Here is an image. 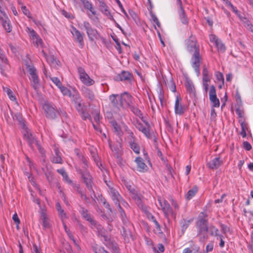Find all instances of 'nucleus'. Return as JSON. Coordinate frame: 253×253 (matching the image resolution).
I'll return each mask as SVG.
<instances>
[{"mask_svg": "<svg viewBox=\"0 0 253 253\" xmlns=\"http://www.w3.org/2000/svg\"><path fill=\"white\" fill-rule=\"evenodd\" d=\"M210 40L211 42H213L215 44L218 42L219 39L215 35L211 34L210 35Z\"/></svg>", "mask_w": 253, "mask_h": 253, "instance_id": "obj_52", "label": "nucleus"}, {"mask_svg": "<svg viewBox=\"0 0 253 253\" xmlns=\"http://www.w3.org/2000/svg\"><path fill=\"white\" fill-rule=\"evenodd\" d=\"M59 89H60V91L62 93V94L64 96H67L69 97L73 98V95L74 94H75L74 90L75 89H73V92L72 93L71 91L68 88H67L65 86H64L62 85L60 86Z\"/></svg>", "mask_w": 253, "mask_h": 253, "instance_id": "obj_28", "label": "nucleus"}, {"mask_svg": "<svg viewBox=\"0 0 253 253\" xmlns=\"http://www.w3.org/2000/svg\"><path fill=\"white\" fill-rule=\"evenodd\" d=\"M52 82L58 87L62 85L60 80L57 77H50Z\"/></svg>", "mask_w": 253, "mask_h": 253, "instance_id": "obj_46", "label": "nucleus"}, {"mask_svg": "<svg viewBox=\"0 0 253 253\" xmlns=\"http://www.w3.org/2000/svg\"><path fill=\"white\" fill-rule=\"evenodd\" d=\"M130 146L131 148L136 154L139 153V147L137 143L134 142H130Z\"/></svg>", "mask_w": 253, "mask_h": 253, "instance_id": "obj_44", "label": "nucleus"}, {"mask_svg": "<svg viewBox=\"0 0 253 253\" xmlns=\"http://www.w3.org/2000/svg\"><path fill=\"white\" fill-rule=\"evenodd\" d=\"M130 187L128 188V190H130L131 193V197L133 199L136 203V204L138 205L140 209L142 208V202L140 196V194H138L137 191L134 189H131Z\"/></svg>", "mask_w": 253, "mask_h": 253, "instance_id": "obj_22", "label": "nucleus"}, {"mask_svg": "<svg viewBox=\"0 0 253 253\" xmlns=\"http://www.w3.org/2000/svg\"><path fill=\"white\" fill-rule=\"evenodd\" d=\"M110 147L112 151L114 152V154L117 155V157H118L119 153L120 151V148L118 147H112L110 144Z\"/></svg>", "mask_w": 253, "mask_h": 253, "instance_id": "obj_56", "label": "nucleus"}, {"mask_svg": "<svg viewBox=\"0 0 253 253\" xmlns=\"http://www.w3.org/2000/svg\"><path fill=\"white\" fill-rule=\"evenodd\" d=\"M112 124L115 131L117 133V134L120 135L121 131V128L120 126L114 121L112 122Z\"/></svg>", "mask_w": 253, "mask_h": 253, "instance_id": "obj_47", "label": "nucleus"}, {"mask_svg": "<svg viewBox=\"0 0 253 253\" xmlns=\"http://www.w3.org/2000/svg\"><path fill=\"white\" fill-rule=\"evenodd\" d=\"M223 163L219 157H216L207 163V166L211 169H217Z\"/></svg>", "mask_w": 253, "mask_h": 253, "instance_id": "obj_18", "label": "nucleus"}, {"mask_svg": "<svg viewBox=\"0 0 253 253\" xmlns=\"http://www.w3.org/2000/svg\"><path fill=\"white\" fill-rule=\"evenodd\" d=\"M42 108L47 117L53 119L56 117L57 114V111L55 110L54 106L48 101H44L42 104Z\"/></svg>", "mask_w": 253, "mask_h": 253, "instance_id": "obj_12", "label": "nucleus"}, {"mask_svg": "<svg viewBox=\"0 0 253 253\" xmlns=\"http://www.w3.org/2000/svg\"><path fill=\"white\" fill-rule=\"evenodd\" d=\"M33 44L38 47L39 46H43V42L42 39L40 37L39 35L37 36L35 38H33L31 40Z\"/></svg>", "mask_w": 253, "mask_h": 253, "instance_id": "obj_36", "label": "nucleus"}, {"mask_svg": "<svg viewBox=\"0 0 253 253\" xmlns=\"http://www.w3.org/2000/svg\"><path fill=\"white\" fill-rule=\"evenodd\" d=\"M132 75L128 72L123 71L117 77V80L121 81H130Z\"/></svg>", "mask_w": 253, "mask_h": 253, "instance_id": "obj_25", "label": "nucleus"}, {"mask_svg": "<svg viewBox=\"0 0 253 253\" xmlns=\"http://www.w3.org/2000/svg\"><path fill=\"white\" fill-rule=\"evenodd\" d=\"M62 176L63 177V179L68 183H71V181L69 179L67 174L66 173H65V174L62 175Z\"/></svg>", "mask_w": 253, "mask_h": 253, "instance_id": "obj_64", "label": "nucleus"}, {"mask_svg": "<svg viewBox=\"0 0 253 253\" xmlns=\"http://www.w3.org/2000/svg\"><path fill=\"white\" fill-rule=\"evenodd\" d=\"M152 165L147 153L143 151V172L149 170V168H152Z\"/></svg>", "mask_w": 253, "mask_h": 253, "instance_id": "obj_24", "label": "nucleus"}, {"mask_svg": "<svg viewBox=\"0 0 253 253\" xmlns=\"http://www.w3.org/2000/svg\"><path fill=\"white\" fill-rule=\"evenodd\" d=\"M207 214L206 212H201L196 222L197 236L199 237V241L204 242L207 240L208 236L207 232L209 229L208 225Z\"/></svg>", "mask_w": 253, "mask_h": 253, "instance_id": "obj_2", "label": "nucleus"}, {"mask_svg": "<svg viewBox=\"0 0 253 253\" xmlns=\"http://www.w3.org/2000/svg\"><path fill=\"white\" fill-rule=\"evenodd\" d=\"M145 241L146 245L148 246V247L153 248V241L151 239L145 237ZM154 249H155V248H154Z\"/></svg>", "mask_w": 253, "mask_h": 253, "instance_id": "obj_54", "label": "nucleus"}, {"mask_svg": "<svg viewBox=\"0 0 253 253\" xmlns=\"http://www.w3.org/2000/svg\"><path fill=\"white\" fill-rule=\"evenodd\" d=\"M82 25L86 30L89 41L92 42L99 38L100 35L98 31L95 29L93 28L88 22L84 21Z\"/></svg>", "mask_w": 253, "mask_h": 253, "instance_id": "obj_11", "label": "nucleus"}, {"mask_svg": "<svg viewBox=\"0 0 253 253\" xmlns=\"http://www.w3.org/2000/svg\"><path fill=\"white\" fill-rule=\"evenodd\" d=\"M216 116V113L214 108L211 110V119H214Z\"/></svg>", "mask_w": 253, "mask_h": 253, "instance_id": "obj_62", "label": "nucleus"}, {"mask_svg": "<svg viewBox=\"0 0 253 253\" xmlns=\"http://www.w3.org/2000/svg\"><path fill=\"white\" fill-rule=\"evenodd\" d=\"M41 219L42 221V224L44 228H48L49 227V223L46 214L42 212L41 215Z\"/></svg>", "mask_w": 253, "mask_h": 253, "instance_id": "obj_35", "label": "nucleus"}, {"mask_svg": "<svg viewBox=\"0 0 253 253\" xmlns=\"http://www.w3.org/2000/svg\"><path fill=\"white\" fill-rule=\"evenodd\" d=\"M133 113L139 117V119L142 120V117L141 116V111L136 107H133L132 109Z\"/></svg>", "mask_w": 253, "mask_h": 253, "instance_id": "obj_50", "label": "nucleus"}, {"mask_svg": "<svg viewBox=\"0 0 253 253\" xmlns=\"http://www.w3.org/2000/svg\"><path fill=\"white\" fill-rule=\"evenodd\" d=\"M210 100L212 104V107H218L220 105L219 100L217 98L216 94V89L214 85H211L210 87L209 91Z\"/></svg>", "mask_w": 253, "mask_h": 253, "instance_id": "obj_14", "label": "nucleus"}, {"mask_svg": "<svg viewBox=\"0 0 253 253\" xmlns=\"http://www.w3.org/2000/svg\"><path fill=\"white\" fill-rule=\"evenodd\" d=\"M1 4L2 2L0 0V22L7 32H10L12 30V27L10 24V20L6 14L4 9L2 7Z\"/></svg>", "mask_w": 253, "mask_h": 253, "instance_id": "obj_10", "label": "nucleus"}, {"mask_svg": "<svg viewBox=\"0 0 253 253\" xmlns=\"http://www.w3.org/2000/svg\"><path fill=\"white\" fill-rule=\"evenodd\" d=\"M3 90L7 93L9 98L11 101H15L16 100L15 95L13 94V92L10 89L7 87H4L3 88Z\"/></svg>", "mask_w": 253, "mask_h": 253, "instance_id": "obj_38", "label": "nucleus"}, {"mask_svg": "<svg viewBox=\"0 0 253 253\" xmlns=\"http://www.w3.org/2000/svg\"><path fill=\"white\" fill-rule=\"evenodd\" d=\"M71 32L74 40L79 43L81 48H83L84 46V34L75 27L72 28Z\"/></svg>", "mask_w": 253, "mask_h": 253, "instance_id": "obj_15", "label": "nucleus"}, {"mask_svg": "<svg viewBox=\"0 0 253 253\" xmlns=\"http://www.w3.org/2000/svg\"><path fill=\"white\" fill-rule=\"evenodd\" d=\"M80 172L81 173L82 176L87 188L89 189H91L92 178L89 173L86 170L82 171L81 170H80Z\"/></svg>", "mask_w": 253, "mask_h": 253, "instance_id": "obj_21", "label": "nucleus"}, {"mask_svg": "<svg viewBox=\"0 0 253 253\" xmlns=\"http://www.w3.org/2000/svg\"><path fill=\"white\" fill-rule=\"evenodd\" d=\"M75 94L73 95V100L75 102V107L79 112H83L84 106L81 103V100L80 95L77 93L76 90H74Z\"/></svg>", "mask_w": 253, "mask_h": 253, "instance_id": "obj_20", "label": "nucleus"}, {"mask_svg": "<svg viewBox=\"0 0 253 253\" xmlns=\"http://www.w3.org/2000/svg\"><path fill=\"white\" fill-rule=\"evenodd\" d=\"M152 18L154 22L158 26H160V23L158 19L155 15H152Z\"/></svg>", "mask_w": 253, "mask_h": 253, "instance_id": "obj_63", "label": "nucleus"}, {"mask_svg": "<svg viewBox=\"0 0 253 253\" xmlns=\"http://www.w3.org/2000/svg\"><path fill=\"white\" fill-rule=\"evenodd\" d=\"M83 216L84 218H85L87 220L90 222L91 224L94 226L93 228H96L97 230H99L101 232H102L101 228L102 227L100 225H97L96 224L95 221L92 219L91 216L87 214V213L83 211Z\"/></svg>", "mask_w": 253, "mask_h": 253, "instance_id": "obj_26", "label": "nucleus"}, {"mask_svg": "<svg viewBox=\"0 0 253 253\" xmlns=\"http://www.w3.org/2000/svg\"><path fill=\"white\" fill-rule=\"evenodd\" d=\"M225 4L227 5H228V6H229L230 7H231V8L232 9V11L235 13H236L237 15H239V11L237 10V9L236 8V7L234 6V5L232 4V3L229 0H226Z\"/></svg>", "mask_w": 253, "mask_h": 253, "instance_id": "obj_45", "label": "nucleus"}, {"mask_svg": "<svg viewBox=\"0 0 253 253\" xmlns=\"http://www.w3.org/2000/svg\"><path fill=\"white\" fill-rule=\"evenodd\" d=\"M184 42L187 51L192 54V66L199 76L200 74L199 67L202 57L200 53V46L196 36L191 34Z\"/></svg>", "mask_w": 253, "mask_h": 253, "instance_id": "obj_1", "label": "nucleus"}, {"mask_svg": "<svg viewBox=\"0 0 253 253\" xmlns=\"http://www.w3.org/2000/svg\"><path fill=\"white\" fill-rule=\"evenodd\" d=\"M176 4L178 8V14L180 21L184 25H188L189 20L182 6L181 0H176Z\"/></svg>", "mask_w": 253, "mask_h": 253, "instance_id": "obj_13", "label": "nucleus"}, {"mask_svg": "<svg viewBox=\"0 0 253 253\" xmlns=\"http://www.w3.org/2000/svg\"><path fill=\"white\" fill-rule=\"evenodd\" d=\"M220 226L221 229V231L223 234H226L229 231V228L226 225L221 223Z\"/></svg>", "mask_w": 253, "mask_h": 253, "instance_id": "obj_55", "label": "nucleus"}, {"mask_svg": "<svg viewBox=\"0 0 253 253\" xmlns=\"http://www.w3.org/2000/svg\"><path fill=\"white\" fill-rule=\"evenodd\" d=\"M226 196V194H223L220 198L219 199H216L214 201V203L215 204H217V203H221L222 202L223 200V199Z\"/></svg>", "mask_w": 253, "mask_h": 253, "instance_id": "obj_60", "label": "nucleus"}, {"mask_svg": "<svg viewBox=\"0 0 253 253\" xmlns=\"http://www.w3.org/2000/svg\"><path fill=\"white\" fill-rule=\"evenodd\" d=\"M13 118L14 120H17L20 123H23V119H22V115L19 113H17L15 114L13 116Z\"/></svg>", "mask_w": 253, "mask_h": 253, "instance_id": "obj_51", "label": "nucleus"}, {"mask_svg": "<svg viewBox=\"0 0 253 253\" xmlns=\"http://www.w3.org/2000/svg\"><path fill=\"white\" fill-rule=\"evenodd\" d=\"M98 1L99 3V10L100 11L110 20L113 19V16L111 14L109 8L105 2L102 0H98Z\"/></svg>", "mask_w": 253, "mask_h": 253, "instance_id": "obj_17", "label": "nucleus"}, {"mask_svg": "<svg viewBox=\"0 0 253 253\" xmlns=\"http://www.w3.org/2000/svg\"><path fill=\"white\" fill-rule=\"evenodd\" d=\"M110 100L112 103L118 107L119 106L123 107H127L132 102V97L127 92H125L121 95L113 94L110 96Z\"/></svg>", "mask_w": 253, "mask_h": 253, "instance_id": "obj_3", "label": "nucleus"}, {"mask_svg": "<svg viewBox=\"0 0 253 253\" xmlns=\"http://www.w3.org/2000/svg\"><path fill=\"white\" fill-rule=\"evenodd\" d=\"M43 54L44 53L43 52ZM47 62L50 64L51 67H56L57 66L59 65V61L57 60L54 56L48 55L45 56Z\"/></svg>", "mask_w": 253, "mask_h": 253, "instance_id": "obj_27", "label": "nucleus"}, {"mask_svg": "<svg viewBox=\"0 0 253 253\" xmlns=\"http://www.w3.org/2000/svg\"><path fill=\"white\" fill-rule=\"evenodd\" d=\"M23 133L24 138L28 141L29 145L33 148L36 147L39 150L40 153L42 154L43 150L35 137L33 135L31 130L27 128H25Z\"/></svg>", "mask_w": 253, "mask_h": 253, "instance_id": "obj_7", "label": "nucleus"}, {"mask_svg": "<svg viewBox=\"0 0 253 253\" xmlns=\"http://www.w3.org/2000/svg\"><path fill=\"white\" fill-rule=\"evenodd\" d=\"M83 3L84 7L85 9L88 10L91 14L89 13L87 14L88 17L90 19H92V16L96 14V11L93 7L92 4L90 1L87 0H80Z\"/></svg>", "mask_w": 253, "mask_h": 253, "instance_id": "obj_16", "label": "nucleus"}, {"mask_svg": "<svg viewBox=\"0 0 253 253\" xmlns=\"http://www.w3.org/2000/svg\"><path fill=\"white\" fill-rule=\"evenodd\" d=\"M105 182L108 187V192L109 195H110L112 200L114 201L115 204L118 207L121 216L122 218H123L124 215H125V212L121 207L120 204H122L123 205H125V204H126V203L122 199L118 191L112 187L111 183H107L106 181H105Z\"/></svg>", "mask_w": 253, "mask_h": 253, "instance_id": "obj_4", "label": "nucleus"}, {"mask_svg": "<svg viewBox=\"0 0 253 253\" xmlns=\"http://www.w3.org/2000/svg\"><path fill=\"white\" fill-rule=\"evenodd\" d=\"M198 188L197 186H194L191 189H190L185 195V198L187 200L191 199L197 193Z\"/></svg>", "mask_w": 253, "mask_h": 253, "instance_id": "obj_29", "label": "nucleus"}, {"mask_svg": "<svg viewBox=\"0 0 253 253\" xmlns=\"http://www.w3.org/2000/svg\"><path fill=\"white\" fill-rule=\"evenodd\" d=\"M23 13L26 15L28 17L30 18L31 14L29 10L27 8L26 6L22 5L21 7Z\"/></svg>", "mask_w": 253, "mask_h": 253, "instance_id": "obj_53", "label": "nucleus"}, {"mask_svg": "<svg viewBox=\"0 0 253 253\" xmlns=\"http://www.w3.org/2000/svg\"><path fill=\"white\" fill-rule=\"evenodd\" d=\"M216 79L219 82H221L222 84H224V77L223 74L219 72H217L215 74Z\"/></svg>", "mask_w": 253, "mask_h": 253, "instance_id": "obj_48", "label": "nucleus"}, {"mask_svg": "<svg viewBox=\"0 0 253 253\" xmlns=\"http://www.w3.org/2000/svg\"><path fill=\"white\" fill-rule=\"evenodd\" d=\"M26 71L29 75V79L32 85L35 89H37L40 86V80L36 68L32 65H26Z\"/></svg>", "mask_w": 253, "mask_h": 253, "instance_id": "obj_6", "label": "nucleus"}, {"mask_svg": "<svg viewBox=\"0 0 253 253\" xmlns=\"http://www.w3.org/2000/svg\"><path fill=\"white\" fill-rule=\"evenodd\" d=\"M143 213L145 214L146 217L148 220L154 223L157 228H160V225L159 223L156 219L155 216L150 211H149L148 210L143 208Z\"/></svg>", "mask_w": 253, "mask_h": 253, "instance_id": "obj_23", "label": "nucleus"}, {"mask_svg": "<svg viewBox=\"0 0 253 253\" xmlns=\"http://www.w3.org/2000/svg\"><path fill=\"white\" fill-rule=\"evenodd\" d=\"M180 99L177 96L174 105V112L175 114L181 115L186 111V108L180 103Z\"/></svg>", "mask_w": 253, "mask_h": 253, "instance_id": "obj_19", "label": "nucleus"}, {"mask_svg": "<svg viewBox=\"0 0 253 253\" xmlns=\"http://www.w3.org/2000/svg\"><path fill=\"white\" fill-rule=\"evenodd\" d=\"M158 97L161 102V105L163 106V101L164 100V91L162 87L159 88V91L158 92Z\"/></svg>", "mask_w": 253, "mask_h": 253, "instance_id": "obj_43", "label": "nucleus"}, {"mask_svg": "<svg viewBox=\"0 0 253 253\" xmlns=\"http://www.w3.org/2000/svg\"><path fill=\"white\" fill-rule=\"evenodd\" d=\"M143 134L149 140V143L154 145H157L156 132L154 130L153 126L148 122L143 120Z\"/></svg>", "mask_w": 253, "mask_h": 253, "instance_id": "obj_5", "label": "nucleus"}, {"mask_svg": "<svg viewBox=\"0 0 253 253\" xmlns=\"http://www.w3.org/2000/svg\"><path fill=\"white\" fill-rule=\"evenodd\" d=\"M243 147L247 151H250L252 149V146L248 141H244L243 142Z\"/></svg>", "mask_w": 253, "mask_h": 253, "instance_id": "obj_58", "label": "nucleus"}, {"mask_svg": "<svg viewBox=\"0 0 253 253\" xmlns=\"http://www.w3.org/2000/svg\"><path fill=\"white\" fill-rule=\"evenodd\" d=\"M136 164V169L138 171L141 172L142 171V159L141 157H137L135 160Z\"/></svg>", "mask_w": 253, "mask_h": 253, "instance_id": "obj_41", "label": "nucleus"}, {"mask_svg": "<svg viewBox=\"0 0 253 253\" xmlns=\"http://www.w3.org/2000/svg\"><path fill=\"white\" fill-rule=\"evenodd\" d=\"M208 231H209L210 234L211 236L216 237L218 235V229L212 224L209 226Z\"/></svg>", "mask_w": 253, "mask_h": 253, "instance_id": "obj_34", "label": "nucleus"}, {"mask_svg": "<svg viewBox=\"0 0 253 253\" xmlns=\"http://www.w3.org/2000/svg\"><path fill=\"white\" fill-rule=\"evenodd\" d=\"M218 51L223 52L225 51L226 47L224 44L221 41L219 40L218 42L215 44Z\"/></svg>", "mask_w": 253, "mask_h": 253, "instance_id": "obj_42", "label": "nucleus"}, {"mask_svg": "<svg viewBox=\"0 0 253 253\" xmlns=\"http://www.w3.org/2000/svg\"><path fill=\"white\" fill-rule=\"evenodd\" d=\"M55 152L56 156H54L52 158V159L51 160L52 162L55 164L62 163V161L61 157L59 155L58 150H55Z\"/></svg>", "mask_w": 253, "mask_h": 253, "instance_id": "obj_39", "label": "nucleus"}, {"mask_svg": "<svg viewBox=\"0 0 253 253\" xmlns=\"http://www.w3.org/2000/svg\"><path fill=\"white\" fill-rule=\"evenodd\" d=\"M83 95L88 98L89 99L92 100L94 98V95L92 90L87 87H84L83 89Z\"/></svg>", "mask_w": 253, "mask_h": 253, "instance_id": "obj_32", "label": "nucleus"}, {"mask_svg": "<svg viewBox=\"0 0 253 253\" xmlns=\"http://www.w3.org/2000/svg\"><path fill=\"white\" fill-rule=\"evenodd\" d=\"M78 73L81 82L85 86H89L94 84L95 81L89 76L82 67L78 68Z\"/></svg>", "mask_w": 253, "mask_h": 253, "instance_id": "obj_9", "label": "nucleus"}, {"mask_svg": "<svg viewBox=\"0 0 253 253\" xmlns=\"http://www.w3.org/2000/svg\"><path fill=\"white\" fill-rule=\"evenodd\" d=\"M185 86L187 92L192 94H195V90L194 84L191 81L187 80L186 82Z\"/></svg>", "mask_w": 253, "mask_h": 253, "instance_id": "obj_30", "label": "nucleus"}, {"mask_svg": "<svg viewBox=\"0 0 253 253\" xmlns=\"http://www.w3.org/2000/svg\"><path fill=\"white\" fill-rule=\"evenodd\" d=\"M158 200L166 218L168 219L169 215L172 216H175V213L173 212L170 205L166 200L164 198H159Z\"/></svg>", "mask_w": 253, "mask_h": 253, "instance_id": "obj_8", "label": "nucleus"}, {"mask_svg": "<svg viewBox=\"0 0 253 253\" xmlns=\"http://www.w3.org/2000/svg\"><path fill=\"white\" fill-rule=\"evenodd\" d=\"M93 251L95 253H108L103 248L99 246L94 247Z\"/></svg>", "mask_w": 253, "mask_h": 253, "instance_id": "obj_49", "label": "nucleus"}, {"mask_svg": "<svg viewBox=\"0 0 253 253\" xmlns=\"http://www.w3.org/2000/svg\"><path fill=\"white\" fill-rule=\"evenodd\" d=\"M192 220V219L186 220L185 219H182L180 220V224L181 228V231L183 234L184 233Z\"/></svg>", "mask_w": 253, "mask_h": 253, "instance_id": "obj_31", "label": "nucleus"}, {"mask_svg": "<svg viewBox=\"0 0 253 253\" xmlns=\"http://www.w3.org/2000/svg\"><path fill=\"white\" fill-rule=\"evenodd\" d=\"M25 30L26 32L28 34L30 40L33 38H35L38 35V34L33 29L28 27H26Z\"/></svg>", "mask_w": 253, "mask_h": 253, "instance_id": "obj_40", "label": "nucleus"}, {"mask_svg": "<svg viewBox=\"0 0 253 253\" xmlns=\"http://www.w3.org/2000/svg\"><path fill=\"white\" fill-rule=\"evenodd\" d=\"M12 219L14 220V221L17 224H20V220L18 218V216L17 214V213H15L12 217Z\"/></svg>", "mask_w": 253, "mask_h": 253, "instance_id": "obj_61", "label": "nucleus"}, {"mask_svg": "<svg viewBox=\"0 0 253 253\" xmlns=\"http://www.w3.org/2000/svg\"><path fill=\"white\" fill-rule=\"evenodd\" d=\"M213 249V245L212 243H210L206 246V252H210L212 251Z\"/></svg>", "mask_w": 253, "mask_h": 253, "instance_id": "obj_59", "label": "nucleus"}, {"mask_svg": "<svg viewBox=\"0 0 253 253\" xmlns=\"http://www.w3.org/2000/svg\"><path fill=\"white\" fill-rule=\"evenodd\" d=\"M203 81L210 82L211 77L209 75V71L207 68L204 66L203 69Z\"/></svg>", "mask_w": 253, "mask_h": 253, "instance_id": "obj_37", "label": "nucleus"}, {"mask_svg": "<svg viewBox=\"0 0 253 253\" xmlns=\"http://www.w3.org/2000/svg\"><path fill=\"white\" fill-rule=\"evenodd\" d=\"M56 208L58 213V215L63 221L64 219L67 218V215L66 213L64 212V210L61 208V207L60 204L58 202H57L56 204Z\"/></svg>", "mask_w": 253, "mask_h": 253, "instance_id": "obj_33", "label": "nucleus"}, {"mask_svg": "<svg viewBox=\"0 0 253 253\" xmlns=\"http://www.w3.org/2000/svg\"><path fill=\"white\" fill-rule=\"evenodd\" d=\"M139 120H140L137 119L136 120V122L135 124V125L136 127L137 128L139 131H142V125L141 123V121L142 120H141L140 119Z\"/></svg>", "mask_w": 253, "mask_h": 253, "instance_id": "obj_57", "label": "nucleus"}]
</instances>
